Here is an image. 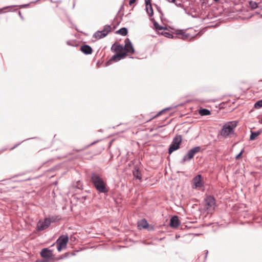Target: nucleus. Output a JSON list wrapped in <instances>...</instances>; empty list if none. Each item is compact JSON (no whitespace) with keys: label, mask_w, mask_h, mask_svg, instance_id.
Returning a JSON list of instances; mask_svg holds the SVG:
<instances>
[{"label":"nucleus","mask_w":262,"mask_h":262,"mask_svg":"<svg viewBox=\"0 0 262 262\" xmlns=\"http://www.w3.org/2000/svg\"><path fill=\"white\" fill-rule=\"evenodd\" d=\"M35 262H47V260H37Z\"/></svg>","instance_id":"obj_39"},{"label":"nucleus","mask_w":262,"mask_h":262,"mask_svg":"<svg viewBox=\"0 0 262 262\" xmlns=\"http://www.w3.org/2000/svg\"><path fill=\"white\" fill-rule=\"evenodd\" d=\"M152 228H149V229H148V230H151Z\"/></svg>","instance_id":"obj_49"},{"label":"nucleus","mask_w":262,"mask_h":262,"mask_svg":"<svg viewBox=\"0 0 262 262\" xmlns=\"http://www.w3.org/2000/svg\"><path fill=\"white\" fill-rule=\"evenodd\" d=\"M149 1H151V0H145V3H149Z\"/></svg>","instance_id":"obj_45"},{"label":"nucleus","mask_w":262,"mask_h":262,"mask_svg":"<svg viewBox=\"0 0 262 262\" xmlns=\"http://www.w3.org/2000/svg\"><path fill=\"white\" fill-rule=\"evenodd\" d=\"M151 20L153 21V25L155 29L159 33L160 32V31L167 29L166 28H164V27L159 25V24L155 20L154 18L151 19Z\"/></svg>","instance_id":"obj_16"},{"label":"nucleus","mask_w":262,"mask_h":262,"mask_svg":"<svg viewBox=\"0 0 262 262\" xmlns=\"http://www.w3.org/2000/svg\"><path fill=\"white\" fill-rule=\"evenodd\" d=\"M171 108V107H167V108H165L162 110H161V111H160L156 116L155 117H156L157 116H159V115H161L162 114H163L164 112H165V111H168V110H169Z\"/></svg>","instance_id":"obj_32"},{"label":"nucleus","mask_w":262,"mask_h":262,"mask_svg":"<svg viewBox=\"0 0 262 262\" xmlns=\"http://www.w3.org/2000/svg\"><path fill=\"white\" fill-rule=\"evenodd\" d=\"M98 141H99V140H97V141H94V142H93L91 143L90 144H89V145H88V147H89V146H91V145H93V144H95V143H97Z\"/></svg>","instance_id":"obj_38"},{"label":"nucleus","mask_w":262,"mask_h":262,"mask_svg":"<svg viewBox=\"0 0 262 262\" xmlns=\"http://www.w3.org/2000/svg\"><path fill=\"white\" fill-rule=\"evenodd\" d=\"M118 55H117V54H114L111 58V59L107 61V63H109L110 62H111L112 61H119V59H118Z\"/></svg>","instance_id":"obj_29"},{"label":"nucleus","mask_w":262,"mask_h":262,"mask_svg":"<svg viewBox=\"0 0 262 262\" xmlns=\"http://www.w3.org/2000/svg\"><path fill=\"white\" fill-rule=\"evenodd\" d=\"M208 253V250L206 251L205 256V260H206V259L207 258Z\"/></svg>","instance_id":"obj_40"},{"label":"nucleus","mask_w":262,"mask_h":262,"mask_svg":"<svg viewBox=\"0 0 262 262\" xmlns=\"http://www.w3.org/2000/svg\"><path fill=\"white\" fill-rule=\"evenodd\" d=\"M159 34H161V35H164L165 37L169 38H172L174 37L172 34L168 32L162 31L161 32H159Z\"/></svg>","instance_id":"obj_28"},{"label":"nucleus","mask_w":262,"mask_h":262,"mask_svg":"<svg viewBox=\"0 0 262 262\" xmlns=\"http://www.w3.org/2000/svg\"><path fill=\"white\" fill-rule=\"evenodd\" d=\"M262 107V99L257 101L254 104V107L255 108H259Z\"/></svg>","instance_id":"obj_30"},{"label":"nucleus","mask_w":262,"mask_h":262,"mask_svg":"<svg viewBox=\"0 0 262 262\" xmlns=\"http://www.w3.org/2000/svg\"><path fill=\"white\" fill-rule=\"evenodd\" d=\"M47 219H48L50 221V224L51 223L55 222L56 221L60 220L59 216H51L49 217H46Z\"/></svg>","instance_id":"obj_23"},{"label":"nucleus","mask_w":262,"mask_h":262,"mask_svg":"<svg viewBox=\"0 0 262 262\" xmlns=\"http://www.w3.org/2000/svg\"><path fill=\"white\" fill-rule=\"evenodd\" d=\"M18 14H19V16L20 17V18H21L22 19H24V18H23V16L21 15V14L20 11H18Z\"/></svg>","instance_id":"obj_41"},{"label":"nucleus","mask_w":262,"mask_h":262,"mask_svg":"<svg viewBox=\"0 0 262 262\" xmlns=\"http://www.w3.org/2000/svg\"><path fill=\"white\" fill-rule=\"evenodd\" d=\"M50 221L48 219L45 218L44 220H39L37 224L36 229L38 231H42L48 228L50 226Z\"/></svg>","instance_id":"obj_5"},{"label":"nucleus","mask_w":262,"mask_h":262,"mask_svg":"<svg viewBox=\"0 0 262 262\" xmlns=\"http://www.w3.org/2000/svg\"><path fill=\"white\" fill-rule=\"evenodd\" d=\"M190 150L193 152L194 156L196 154L201 151V148L200 146H195L191 148Z\"/></svg>","instance_id":"obj_26"},{"label":"nucleus","mask_w":262,"mask_h":262,"mask_svg":"<svg viewBox=\"0 0 262 262\" xmlns=\"http://www.w3.org/2000/svg\"><path fill=\"white\" fill-rule=\"evenodd\" d=\"M169 225L171 227L173 228H177L180 225V222L178 216L174 215L171 217L170 220Z\"/></svg>","instance_id":"obj_9"},{"label":"nucleus","mask_w":262,"mask_h":262,"mask_svg":"<svg viewBox=\"0 0 262 262\" xmlns=\"http://www.w3.org/2000/svg\"><path fill=\"white\" fill-rule=\"evenodd\" d=\"M114 48V50L115 51H122V50H123V46L120 44L116 45L115 43H114L112 47H111V50H113Z\"/></svg>","instance_id":"obj_20"},{"label":"nucleus","mask_w":262,"mask_h":262,"mask_svg":"<svg viewBox=\"0 0 262 262\" xmlns=\"http://www.w3.org/2000/svg\"><path fill=\"white\" fill-rule=\"evenodd\" d=\"M68 240V235H62L57 240V248L59 252L66 247Z\"/></svg>","instance_id":"obj_4"},{"label":"nucleus","mask_w":262,"mask_h":262,"mask_svg":"<svg viewBox=\"0 0 262 262\" xmlns=\"http://www.w3.org/2000/svg\"><path fill=\"white\" fill-rule=\"evenodd\" d=\"M193 182L195 185V188H201L203 187V182L202 179V176L198 174L193 179Z\"/></svg>","instance_id":"obj_8"},{"label":"nucleus","mask_w":262,"mask_h":262,"mask_svg":"<svg viewBox=\"0 0 262 262\" xmlns=\"http://www.w3.org/2000/svg\"><path fill=\"white\" fill-rule=\"evenodd\" d=\"M182 142V136L181 135H177L172 140V143L176 145L180 146V143Z\"/></svg>","instance_id":"obj_18"},{"label":"nucleus","mask_w":262,"mask_h":262,"mask_svg":"<svg viewBox=\"0 0 262 262\" xmlns=\"http://www.w3.org/2000/svg\"><path fill=\"white\" fill-rule=\"evenodd\" d=\"M145 3L146 5V11L147 13L148 14L149 16H152L154 14V11L150 1H149V3Z\"/></svg>","instance_id":"obj_14"},{"label":"nucleus","mask_w":262,"mask_h":262,"mask_svg":"<svg viewBox=\"0 0 262 262\" xmlns=\"http://www.w3.org/2000/svg\"><path fill=\"white\" fill-rule=\"evenodd\" d=\"M237 122L230 121L225 124L221 131V135L224 138H227L231 134H234V129L237 126Z\"/></svg>","instance_id":"obj_2"},{"label":"nucleus","mask_w":262,"mask_h":262,"mask_svg":"<svg viewBox=\"0 0 262 262\" xmlns=\"http://www.w3.org/2000/svg\"><path fill=\"white\" fill-rule=\"evenodd\" d=\"M194 157V155L193 152H191L190 149L188 151V152L184 155L182 160L181 161V164H184L186 161H189L191 160Z\"/></svg>","instance_id":"obj_11"},{"label":"nucleus","mask_w":262,"mask_h":262,"mask_svg":"<svg viewBox=\"0 0 262 262\" xmlns=\"http://www.w3.org/2000/svg\"><path fill=\"white\" fill-rule=\"evenodd\" d=\"M180 34H181L182 35V38L184 40H188V39H191L192 38H194V36H192L190 37V35L188 33H187L184 32H182L181 33H179Z\"/></svg>","instance_id":"obj_22"},{"label":"nucleus","mask_w":262,"mask_h":262,"mask_svg":"<svg viewBox=\"0 0 262 262\" xmlns=\"http://www.w3.org/2000/svg\"><path fill=\"white\" fill-rule=\"evenodd\" d=\"M101 33L98 34V35L96 34V32L94 34L93 37L97 39H99L102 38L103 37H100Z\"/></svg>","instance_id":"obj_33"},{"label":"nucleus","mask_w":262,"mask_h":262,"mask_svg":"<svg viewBox=\"0 0 262 262\" xmlns=\"http://www.w3.org/2000/svg\"><path fill=\"white\" fill-rule=\"evenodd\" d=\"M112 31V29L111 26L106 25L104 26V28L102 30L96 31V34L98 35V34L101 33L100 37H104Z\"/></svg>","instance_id":"obj_7"},{"label":"nucleus","mask_w":262,"mask_h":262,"mask_svg":"<svg viewBox=\"0 0 262 262\" xmlns=\"http://www.w3.org/2000/svg\"><path fill=\"white\" fill-rule=\"evenodd\" d=\"M123 50H125L126 53H134L135 52L132 43L128 38L125 39V46L123 47Z\"/></svg>","instance_id":"obj_6"},{"label":"nucleus","mask_w":262,"mask_h":262,"mask_svg":"<svg viewBox=\"0 0 262 262\" xmlns=\"http://www.w3.org/2000/svg\"><path fill=\"white\" fill-rule=\"evenodd\" d=\"M128 30L126 28L123 27L116 31L117 34H120L123 36H125L127 34Z\"/></svg>","instance_id":"obj_21"},{"label":"nucleus","mask_w":262,"mask_h":262,"mask_svg":"<svg viewBox=\"0 0 262 262\" xmlns=\"http://www.w3.org/2000/svg\"><path fill=\"white\" fill-rule=\"evenodd\" d=\"M67 45H69V46H72V44L71 43L70 41H68L67 42Z\"/></svg>","instance_id":"obj_43"},{"label":"nucleus","mask_w":262,"mask_h":262,"mask_svg":"<svg viewBox=\"0 0 262 262\" xmlns=\"http://www.w3.org/2000/svg\"><path fill=\"white\" fill-rule=\"evenodd\" d=\"M135 2H136V0H130L129 2V5L131 6L132 4L135 3Z\"/></svg>","instance_id":"obj_36"},{"label":"nucleus","mask_w":262,"mask_h":262,"mask_svg":"<svg viewBox=\"0 0 262 262\" xmlns=\"http://www.w3.org/2000/svg\"><path fill=\"white\" fill-rule=\"evenodd\" d=\"M157 10L161 13V14L163 15V14L162 11H161L160 8L159 7H158L157 5Z\"/></svg>","instance_id":"obj_35"},{"label":"nucleus","mask_w":262,"mask_h":262,"mask_svg":"<svg viewBox=\"0 0 262 262\" xmlns=\"http://www.w3.org/2000/svg\"><path fill=\"white\" fill-rule=\"evenodd\" d=\"M40 255L46 260L49 259L52 255V251L48 248H44L41 251Z\"/></svg>","instance_id":"obj_10"},{"label":"nucleus","mask_w":262,"mask_h":262,"mask_svg":"<svg viewBox=\"0 0 262 262\" xmlns=\"http://www.w3.org/2000/svg\"><path fill=\"white\" fill-rule=\"evenodd\" d=\"M174 4H175V5H176V6H177V7H182V6H183V5H182L181 3H179V4H178L177 3H176H176H174Z\"/></svg>","instance_id":"obj_37"},{"label":"nucleus","mask_w":262,"mask_h":262,"mask_svg":"<svg viewBox=\"0 0 262 262\" xmlns=\"http://www.w3.org/2000/svg\"><path fill=\"white\" fill-rule=\"evenodd\" d=\"M260 18H262V14H260Z\"/></svg>","instance_id":"obj_47"},{"label":"nucleus","mask_w":262,"mask_h":262,"mask_svg":"<svg viewBox=\"0 0 262 262\" xmlns=\"http://www.w3.org/2000/svg\"><path fill=\"white\" fill-rule=\"evenodd\" d=\"M133 176L136 179L141 180V177L140 176V172L138 169H136L133 171Z\"/></svg>","instance_id":"obj_24"},{"label":"nucleus","mask_w":262,"mask_h":262,"mask_svg":"<svg viewBox=\"0 0 262 262\" xmlns=\"http://www.w3.org/2000/svg\"><path fill=\"white\" fill-rule=\"evenodd\" d=\"M262 133V129H259L256 132L250 131L251 135L250 136V140H254Z\"/></svg>","instance_id":"obj_15"},{"label":"nucleus","mask_w":262,"mask_h":262,"mask_svg":"<svg viewBox=\"0 0 262 262\" xmlns=\"http://www.w3.org/2000/svg\"><path fill=\"white\" fill-rule=\"evenodd\" d=\"M243 152H244V150L243 149V150H242L241 151V152H240L238 155H237L236 156V157H235V159H239L240 158H241V157H242V154H243Z\"/></svg>","instance_id":"obj_34"},{"label":"nucleus","mask_w":262,"mask_h":262,"mask_svg":"<svg viewBox=\"0 0 262 262\" xmlns=\"http://www.w3.org/2000/svg\"><path fill=\"white\" fill-rule=\"evenodd\" d=\"M81 51L84 54L89 55L92 53V48L88 45H83L80 47Z\"/></svg>","instance_id":"obj_12"},{"label":"nucleus","mask_w":262,"mask_h":262,"mask_svg":"<svg viewBox=\"0 0 262 262\" xmlns=\"http://www.w3.org/2000/svg\"><path fill=\"white\" fill-rule=\"evenodd\" d=\"M185 12L187 13V12H186V9H185ZM187 14H189V13H187Z\"/></svg>","instance_id":"obj_48"},{"label":"nucleus","mask_w":262,"mask_h":262,"mask_svg":"<svg viewBox=\"0 0 262 262\" xmlns=\"http://www.w3.org/2000/svg\"><path fill=\"white\" fill-rule=\"evenodd\" d=\"M149 224L147 221L145 219H142L138 223V229H147L148 228Z\"/></svg>","instance_id":"obj_13"},{"label":"nucleus","mask_w":262,"mask_h":262,"mask_svg":"<svg viewBox=\"0 0 262 262\" xmlns=\"http://www.w3.org/2000/svg\"><path fill=\"white\" fill-rule=\"evenodd\" d=\"M116 54L118 56V59H119V60L121 59L124 58L127 55V53L126 52L120 51V52L117 53Z\"/></svg>","instance_id":"obj_25"},{"label":"nucleus","mask_w":262,"mask_h":262,"mask_svg":"<svg viewBox=\"0 0 262 262\" xmlns=\"http://www.w3.org/2000/svg\"><path fill=\"white\" fill-rule=\"evenodd\" d=\"M7 149V148H4V149H3L1 150H0V153H1V152L3 151H5V150H6Z\"/></svg>","instance_id":"obj_44"},{"label":"nucleus","mask_w":262,"mask_h":262,"mask_svg":"<svg viewBox=\"0 0 262 262\" xmlns=\"http://www.w3.org/2000/svg\"><path fill=\"white\" fill-rule=\"evenodd\" d=\"M199 113L201 116H208L211 114V112L207 108H202L199 111Z\"/></svg>","instance_id":"obj_19"},{"label":"nucleus","mask_w":262,"mask_h":262,"mask_svg":"<svg viewBox=\"0 0 262 262\" xmlns=\"http://www.w3.org/2000/svg\"><path fill=\"white\" fill-rule=\"evenodd\" d=\"M179 148L180 146L179 145L174 144L171 142L168 148V154L169 155L171 154L172 152L178 149Z\"/></svg>","instance_id":"obj_17"},{"label":"nucleus","mask_w":262,"mask_h":262,"mask_svg":"<svg viewBox=\"0 0 262 262\" xmlns=\"http://www.w3.org/2000/svg\"><path fill=\"white\" fill-rule=\"evenodd\" d=\"M90 179L94 188L99 193H105L108 192L106 183L99 174L92 172L91 174Z\"/></svg>","instance_id":"obj_1"},{"label":"nucleus","mask_w":262,"mask_h":262,"mask_svg":"<svg viewBox=\"0 0 262 262\" xmlns=\"http://www.w3.org/2000/svg\"><path fill=\"white\" fill-rule=\"evenodd\" d=\"M213 1H214V2H219V0H213Z\"/></svg>","instance_id":"obj_46"},{"label":"nucleus","mask_w":262,"mask_h":262,"mask_svg":"<svg viewBox=\"0 0 262 262\" xmlns=\"http://www.w3.org/2000/svg\"><path fill=\"white\" fill-rule=\"evenodd\" d=\"M249 4L250 7L253 10H254L258 7V4L255 2L250 1L249 2Z\"/></svg>","instance_id":"obj_27"},{"label":"nucleus","mask_w":262,"mask_h":262,"mask_svg":"<svg viewBox=\"0 0 262 262\" xmlns=\"http://www.w3.org/2000/svg\"><path fill=\"white\" fill-rule=\"evenodd\" d=\"M176 2V0H171V1H170L169 3H175Z\"/></svg>","instance_id":"obj_42"},{"label":"nucleus","mask_w":262,"mask_h":262,"mask_svg":"<svg viewBox=\"0 0 262 262\" xmlns=\"http://www.w3.org/2000/svg\"><path fill=\"white\" fill-rule=\"evenodd\" d=\"M205 203L206 206V209L208 211L213 210L216 206L215 198L211 195L207 196L205 199Z\"/></svg>","instance_id":"obj_3"},{"label":"nucleus","mask_w":262,"mask_h":262,"mask_svg":"<svg viewBox=\"0 0 262 262\" xmlns=\"http://www.w3.org/2000/svg\"><path fill=\"white\" fill-rule=\"evenodd\" d=\"M35 138H36V137H35V138H28L27 139H25L20 142H19L18 143H17V144L15 145L13 147H11L10 150H12L14 148H15L16 147H17L18 145H19L21 143H23L24 141H25L26 140H30L31 139H35Z\"/></svg>","instance_id":"obj_31"}]
</instances>
